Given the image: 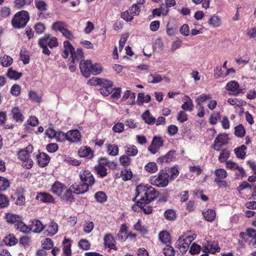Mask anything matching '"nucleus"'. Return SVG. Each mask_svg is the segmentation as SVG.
Here are the masks:
<instances>
[{"mask_svg":"<svg viewBox=\"0 0 256 256\" xmlns=\"http://www.w3.org/2000/svg\"><path fill=\"white\" fill-rule=\"evenodd\" d=\"M78 154L80 157L89 156L91 158L93 157L94 152L90 148L84 146L79 150Z\"/></svg>","mask_w":256,"mask_h":256,"instance_id":"21","label":"nucleus"},{"mask_svg":"<svg viewBox=\"0 0 256 256\" xmlns=\"http://www.w3.org/2000/svg\"><path fill=\"white\" fill-rule=\"evenodd\" d=\"M147 204L142 203V202H136V205L140 208L146 214H151L152 212V207L150 206H146Z\"/></svg>","mask_w":256,"mask_h":256,"instance_id":"31","label":"nucleus"},{"mask_svg":"<svg viewBox=\"0 0 256 256\" xmlns=\"http://www.w3.org/2000/svg\"><path fill=\"white\" fill-rule=\"evenodd\" d=\"M12 198H14V200L16 199L15 203L18 205L23 206L25 204V197L20 192L16 193Z\"/></svg>","mask_w":256,"mask_h":256,"instance_id":"30","label":"nucleus"},{"mask_svg":"<svg viewBox=\"0 0 256 256\" xmlns=\"http://www.w3.org/2000/svg\"><path fill=\"white\" fill-rule=\"evenodd\" d=\"M21 88L19 85L17 84H14L10 88L11 94L15 96H18L20 94Z\"/></svg>","mask_w":256,"mask_h":256,"instance_id":"56","label":"nucleus"},{"mask_svg":"<svg viewBox=\"0 0 256 256\" xmlns=\"http://www.w3.org/2000/svg\"><path fill=\"white\" fill-rule=\"evenodd\" d=\"M168 172L166 170H162L158 173V176H152L150 179V183L156 186L164 188L168 184Z\"/></svg>","mask_w":256,"mask_h":256,"instance_id":"4","label":"nucleus"},{"mask_svg":"<svg viewBox=\"0 0 256 256\" xmlns=\"http://www.w3.org/2000/svg\"><path fill=\"white\" fill-rule=\"evenodd\" d=\"M68 140L71 142H79L81 138L80 132L77 130H70L66 132Z\"/></svg>","mask_w":256,"mask_h":256,"instance_id":"11","label":"nucleus"},{"mask_svg":"<svg viewBox=\"0 0 256 256\" xmlns=\"http://www.w3.org/2000/svg\"><path fill=\"white\" fill-rule=\"evenodd\" d=\"M230 151L227 149L222 150L220 154L218 157V160L220 162H226V160L230 157Z\"/></svg>","mask_w":256,"mask_h":256,"instance_id":"43","label":"nucleus"},{"mask_svg":"<svg viewBox=\"0 0 256 256\" xmlns=\"http://www.w3.org/2000/svg\"><path fill=\"white\" fill-rule=\"evenodd\" d=\"M163 143V140L161 138L156 136L154 138L152 142V144L156 147L158 149L162 146Z\"/></svg>","mask_w":256,"mask_h":256,"instance_id":"60","label":"nucleus"},{"mask_svg":"<svg viewBox=\"0 0 256 256\" xmlns=\"http://www.w3.org/2000/svg\"><path fill=\"white\" fill-rule=\"evenodd\" d=\"M234 134L236 136L240 138L243 137L245 134V129L242 124H240L234 128Z\"/></svg>","mask_w":256,"mask_h":256,"instance_id":"47","label":"nucleus"},{"mask_svg":"<svg viewBox=\"0 0 256 256\" xmlns=\"http://www.w3.org/2000/svg\"><path fill=\"white\" fill-rule=\"evenodd\" d=\"M246 147L244 144H242L240 147L236 148L234 149V153L236 157L238 158L244 159L246 154Z\"/></svg>","mask_w":256,"mask_h":256,"instance_id":"25","label":"nucleus"},{"mask_svg":"<svg viewBox=\"0 0 256 256\" xmlns=\"http://www.w3.org/2000/svg\"><path fill=\"white\" fill-rule=\"evenodd\" d=\"M20 218L18 215L12 214H8L6 216V218L8 222L14 224V226H16V223L18 222Z\"/></svg>","mask_w":256,"mask_h":256,"instance_id":"24","label":"nucleus"},{"mask_svg":"<svg viewBox=\"0 0 256 256\" xmlns=\"http://www.w3.org/2000/svg\"><path fill=\"white\" fill-rule=\"evenodd\" d=\"M176 152L174 150L169 151L166 154L158 158L156 162L158 163L162 164L164 162L168 163L173 160L175 158Z\"/></svg>","mask_w":256,"mask_h":256,"instance_id":"12","label":"nucleus"},{"mask_svg":"<svg viewBox=\"0 0 256 256\" xmlns=\"http://www.w3.org/2000/svg\"><path fill=\"white\" fill-rule=\"evenodd\" d=\"M12 118L18 122H23L24 116L22 114L20 110L17 107L13 108L11 111Z\"/></svg>","mask_w":256,"mask_h":256,"instance_id":"19","label":"nucleus"},{"mask_svg":"<svg viewBox=\"0 0 256 256\" xmlns=\"http://www.w3.org/2000/svg\"><path fill=\"white\" fill-rule=\"evenodd\" d=\"M140 6L134 4L130 8L129 11L132 16H138L140 12Z\"/></svg>","mask_w":256,"mask_h":256,"instance_id":"54","label":"nucleus"},{"mask_svg":"<svg viewBox=\"0 0 256 256\" xmlns=\"http://www.w3.org/2000/svg\"><path fill=\"white\" fill-rule=\"evenodd\" d=\"M166 218L170 221H173L176 218V213L174 210L168 209L164 212Z\"/></svg>","mask_w":256,"mask_h":256,"instance_id":"41","label":"nucleus"},{"mask_svg":"<svg viewBox=\"0 0 256 256\" xmlns=\"http://www.w3.org/2000/svg\"><path fill=\"white\" fill-rule=\"evenodd\" d=\"M72 62L75 63L76 62H78L80 60H82L84 58V54L82 50L78 48L76 50H75L74 48V52H72Z\"/></svg>","mask_w":256,"mask_h":256,"instance_id":"22","label":"nucleus"},{"mask_svg":"<svg viewBox=\"0 0 256 256\" xmlns=\"http://www.w3.org/2000/svg\"><path fill=\"white\" fill-rule=\"evenodd\" d=\"M15 228L20 231L27 233L28 232L29 230V226H28L26 224H25L22 221L21 218L20 220L18 222L16 223V226H14Z\"/></svg>","mask_w":256,"mask_h":256,"instance_id":"36","label":"nucleus"},{"mask_svg":"<svg viewBox=\"0 0 256 256\" xmlns=\"http://www.w3.org/2000/svg\"><path fill=\"white\" fill-rule=\"evenodd\" d=\"M36 199L45 203H54V198L50 194L40 192L38 193Z\"/></svg>","mask_w":256,"mask_h":256,"instance_id":"9","label":"nucleus"},{"mask_svg":"<svg viewBox=\"0 0 256 256\" xmlns=\"http://www.w3.org/2000/svg\"><path fill=\"white\" fill-rule=\"evenodd\" d=\"M146 170L150 172L154 173L157 170V166L155 162H152L148 163L145 166Z\"/></svg>","mask_w":256,"mask_h":256,"instance_id":"58","label":"nucleus"},{"mask_svg":"<svg viewBox=\"0 0 256 256\" xmlns=\"http://www.w3.org/2000/svg\"><path fill=\"white\" fill-rule=\"evenodd\" d=\"M163 253L165 256H174L175 252L172 246L166 245V247L163 248Z\"/></svg>","mask_w":256,"mask_h":256,"instance_id":"53","label":"nucleus"},{"mask_svg":"<svg viewBox=\"0 0 256 256\" xmlns=\"http://www.w3.org/2000/svg\"><path fill=\"white\" fill-rule=\"evenodd\" d=\"M44 228H46L47 234L50 236H52L56 234L58 230V226L57 224L51 222L48 225L44 226Z\"/></svg>","mask_w":256,"mask_h":256,"instance_id":"20","label":"nucleus"},{"mask_svg":"<svg viewBox=\"0 0 256 256\" xmlns=\"http://www.w3.org/2000/svg\"><path fill=\"white\" fill-rule=\"evenodd\" d=\"M204 249L208 252H210V250L212 254H214L216 252H218L220 248L218 246V242H212L210 244L205 246Z\"/></svg>","mask_w":256,"mask_h":256,"instance_id":"33","label":"nucleus"},{"mask_svg":"<svg viewBox=\"0 0 256 256\" xmlns=\"http://www.w3.org/2000/svg\"><path fill=\"white\" fill-rule=\"evenodd\" d=\"M38 162L41 167L46 166L50 162V157L44 152L40 153L37 155Z\"/></svg>","mask_w":256,"mask_h":256,"instance_id":"16","label":"nucleus"},{"mask_svg":"<svg viewBox=\"0 0 256 256\" xmlns=\"http://www.w3.org/2000/svg\"><path fill=\"white\" fill-rule=\"evenodd\" d=\"M108 152L110 156H115L118 155V146L115 144H108Z\"/></svg>","mask_w":256,"mask_h":256,"instance_id":"45","label":"nucleus"},{"mask_svg":"<svg viewBox=\"0 0 256 256\" xmlns=\"http://www.w3.org/2000/svg\"><path fill=\"white\" fill-rule=\"evenodd\" d=\"M0 61L2 66L8 67L12 64L13 60L10 56L4 55L0 58Z\"/></svg>","mask_w":256,"mask_h":256,"instance_id":"35","label":"nucleus"},{"mask_svg":"<svg viewBox=\"0 0 256 256\" xmlns=\"http://www.w3.org/2000/svg\"><path fill=\"white\" fill-rule=\"evenodd\" d=\"M132 176V173L130 170L124 169L121 171V177L122 180L127 181L130 180Z\"/></svg>","mask_w":256,"mask_h":256,"instance_id":"42","label":"nucleus"},{"mask_svg":"<svg viewBox=\"0 0 256 256\" xmlns=\"http://www.w3.org/2000/svg\"><path fill=\"white\" fill-rule=\"evenodd\" d=\"M4 242L6 245L12 246L15 245L17 242V239L12 234H9L8 236L4 238Z\"/></svg>","mask_w":256,"mask_h":256,"instance_id":"38","label":"nucleus"},{"mask_svg":"<svg viewBox=\"0 0 256 256\" xmlns=\"http://www.w3.org/2000/svg\"><path fill=\"white\" fill-rule=\"evenodd\" d=\"M162 80L161 76L156 73L150 74L148 78V82L149 83L156 84L160 82Z\"/></svg>","mask_w":256,"mask_h":256,"instance_id":"34","label":"nucleus"},{"mask_svg":"<svg viewBox=\"0 0 256 256\" xmlns=\"http://www.w3.org/2000/svg\"><path fill=\"white\" fill-rule=\"evenodd\" d=\"M22 72H18L15 70H13L12 68L8 69L6 76L10 79L14 80H18L22 76Z\"/></svg>","mask_w":256,"mask_h":256,"instance_id":"29","label":"nucleus"},{"mask_svg":"<svg viewBox=\"0 0 256 256\" xmlns=\"http://www.w3.org/2000/svg\"><path fill=\"white\" fill-rule=\"evenodd\" d=\"M44 229V226L38 220H34L32 222L31 224L29 225L30 231V230L36 233H40Z\"/></svg>","mask_w":256,"mask_h":256,"instance_id":"10","label":"nucleus"},{"mask_svg":"<svg viewBox=\"0 0 256 256\" xmlns=\"http://www.w3.org/2000/svg\"><path fill=\"white\" fill-rule=\"evenodd\" d=\"M64 50L62 55L64 58H66L68 57L69 52H70V56H72V52H74V47L68 40L64 42Z\"/></svg>","mask_w":256,"mask_h":256,"instance_id":"18","label":"nucleus"},{"mask_svg":"<svg viewBox=\"0 0 256 256\" xmlns=\"http://www.w3.org/2000/svg\"><path fill=\"white\" fill-rule=\"evenodd\" d=\"M94 197L97 202L100 203H103L106 200V194L102 191L97 192L95 194Z\"/></svg>","mask_w":256,"mask_h":256,"instance_id":"50","label":"nucleus"},{"mask_svg":"<svg viewBox=\"0 0 256 256\" xmlns=\"http://www.w3.org/2000/svg\"><path fill=\"white\" fill-rule=\"evenodd\" d=\"M200 250H201V247L200 246H199L195 243H193L190 248L189 252L192 255H194L196 254H198L200 252Z\"/></svg>","mask_w":256,"mask_h":256,"instance_id":"59","label":"nucleus"},{"mask_svg":"<svg viewBox=\"0 0 256 256\" xmlns=\"http://www.w3.org/2000/svg\"><path fill=\"white\" fill-rule=\"evenodd\" d=\"M60 198L62 200L72 202L74 200V197L72 194V192L70 190H66L65 192L62 195Z\"/></svg>","mask_w":256,"mask_h":256,"instance_id":"39","label":"nucleus"},{"mask_svg":"<svg viewBox=\"0 0 256 256\" xmlns=\"http://www.w3.org/2000/svg\"><path fill=\"white\" fill-rule=\"evenodd\" d=\"M30 20L28 12L22 10L17 12L12 20V24L14 28H24Z\"/></svg>","mask_w":256,"mask_h":256,"instance_id":"3","label":"nucleus"},{"mask_svg":"<svg viewBox=\"0 0 256 256\" xmlns=\"http://www.w3.org/2000/svg\"><path fill=\"white\" fill-rule=\"evenodd\" d=\"M142 118L148 124H153L156 122V118L151 116L148 110H146L142 114Z\"/></svg>","mask_w":256,"mask_h":256,"instance_id":"28","label":"nucleus"},{"mask_svg":"<svg viewBox=\"0 0 256 256\" xmlns=\"http://www.w3.org/2000/svg\"><path fill=\"white\" fill-rule=\"evenodd\" d=\"M92 62L90 60H82L80 62V68L82 75L86 78L90 76V68Z\"/></svg>","mask_w":256,"mask_h":256,"instance_id":"8","label":"nucleus"},{"mask_svg":"<svg viewBox=\"0 0 256 256\" xmlns=\"http://www.w3.org/2000/svg\"><path fill=\"white\" fill-rule=\"evenodd\" d=\"M66 188V186L64 184L56 182L52 185L51 191L53 194L60 196Z\"/></svg>","mask_w":256,"mask_h":256,"instance_id":"14","label":"nucleus"},{"mask_svg":"<svg viewBox=\"0 0 256 256\" xmlns=\"http://www.w3.org/2000/svg\"><path fill=\"white\" fill-rule=\"evenodd\" d=\"M170 238V234L166 231L161 232L159 234V239L164 244L169 242Z\"/></svg>","mask_w":256,"mask_h":256,"instance_id":"37","label":"nucleus"},{"mask_svg":"<svg viewBox=\"0 0 256 256\" xmlns=\"http://www.w3.org/2000/svg\"><path fill=\"white\" fill-rule=\"evenodd\" d=\"M104 244L106 247L117 250V248L115 246V240L114 237L111 234H106L104 236Z\"/></svg>","mask_w":256,"mask_h":256,"instance_id":"15","label":"nucleus"},{"mask_svg":"<svg viewBox=\"0 0 256 256\" xmlns=\"http://www.w3.org/2000/svg\"><path fill=\"white\" fill-rule=\"evenodd\" d=\"M208 24L212 27H218L221 25L220 18L218 16L214 15L209 19Z\"/></svg>","mask_w":256,"mask_h":256,"instance_id":"32","label":"nucleus"},{"mask_svg":"<svg viewBox=\"0 0 256 256\" xmlns=\"http://www.w3.org/2000/svg\"><path fill=\"white\" fill-rule=\"evenodd\" d=\"M239 88V84L237 82L232 80L228 82L226 86V89L229 91L234 92L237 90V92L234 93V95L236 96L240 93L242 92V90L241 89L238 90Z\"/></svg>","mask_w":256,"mask_h":256,"instance_id":"17","label":"nucleus"},{"mask_svg":"<svg viewBox=\"0 0 256 256\" xmlns=\"http://www.w3.org/2000/svg\"><path fill=\"white\" fill-rule=\"evenodd\" d=\"M95 168L97 172V173L100 176V177L103 178L107 174V170L103 166H96Z\"/></svg>","mask_w":256,"mask_h":256,"instance_id":"61","label":"nucleus"},{"mask_svg":"<svg viewBox=\"0 0 256 256\" xmlns=\"http://www.w3.org/2000/svg\"><path fill=\"white\" fill-rule=\"evenodd\" d=\"M80 178L81 182L78 184L75 182L71 188L74 190V192L77 194H83L88 190L89 187L94 184L95 180L93 175L88 170L80 172Z\"/></svg>","mask_w":256,"mask_h":256,"instance_id":"2","label":"nucleus"},{"mask_svg":"<svg viewBox=\"0 0 256 256\" xmlns=\"http://www.w3.org/2000/svg\"><path fill=\"white\" fill-rule=\"evenodd\" d=\"M202 215L207 221L212 222L215 219L216 214L214 210L208 209L206 212H202Z\"/></svg>","mask_w":256,"mask_h":256,"instance_id":"27","label":"nucleus"},{"mask_svg":"<svg viewBox=\"0 0 256 256\" xmlns=\"http://www.w3.org/2000/svg\"><path fill=\"white\" fill-rule=\"evenodd\" d=\"M214 174L216 178L215 179L223 180L227 177L226 171L223 168H218L214 171Z\"/></svg>","mask_w":256,"mask_h":256,"instance_id":"40","label":"nucleus"},{"mask_svg":"<svg viewBox=\"0 0 256 256\" xmlns=\"http://www.w3.org/2000/svg\"><path fill=\"white\" fill-rule=\"evenodd\" d=\"M33 148L32 145L28 146L26 150H22L18 152V156L20 160L26 163L23 164L27 168H30L32 167L33 162L32 160L29 158L30 154L32 152Z\"/></svg>","mask_w":256,"mask_h":256,"instance_id":"5","label":"nucleus"},{"mask_svg":"<svg viewBox=\"0 0 256 256\" xmlns=\"http://www.w3.org/2000/svg\"><path fill=\"white\" fill-rule=\"evenodd\" d=\"M188 98V102H185L182 106V108L185 110L192 111L194 108V105L192 104V102L190 98L186 96Z\"/></svg>","mask_w":256,"mask_h":256,"instance_id":"55","label":"nucleus"},{"mask_svg":"<svg viewBox=\"0 0 256 256\" xmlns=\"http://www.w3.org/2000/svg\"><path fill=\"white\" fill-rule=\"evenodd\" d=\"M120 162L122 166L126 167L130 164L131 159L128 155H123L120 158Z\"/></svg>","mask_w":256,"mask_h":256,"instance_id":"51","label":"nucleus"},{"mask_svg":"<svg viewBox=\"0 0 256 256\" xmlns=\"http://www.w3.org/2000/svg\"><path fill=\"white\" fill-rule=\"evenodd\" d=\"M94 224L92 222H86L84 226V230L86 233H90L93 230Z\"/></svg>","mask_w":256,"mask_h":256,"instance_id":"64","label":"nucleus"},{"mask_svg":"<svg viewBox=\"0 0 256 256\" xmlns=\"http://www.w3.org/2000/svg\"><path fill=\"white\" fill-rule=\"evenodd\" d=\"M126 153L128 156H135L138 152V149L135 146H126Z\"/></svg>","mask_w":256,"mask_h":256,"instance_id":"48","label":"nucleus"},{"mask_svg":"<svg viewBox=\"0 0 256 256\" xmlns=\"http://www.w3.org/2000/svg\"><path fill=\"white\" fill-rule=\"evenodd\" d=\"M246 232L248 236L254 239V241L252 242V245L256 246V230L252 228H248L246 230Z\"/></svg>","mask_w":256,"mask_h":256,"instance_id":"63","label":"nucleus"},{"mask_svg":"<svg viewBox=\"0 0 256 256\" xmlns=\"http://www.w3.org/2000/svg\"><path fill=\"white\" fill-rule=\"evenodd\" d=\"M229 140V138L226 134H219L216 138L212 148L216 150L220 151V148L226 145Z\"/></svg>","mask_w":256,"mask_h":256,"instance_id":"7","label":"nucleus"},{"mask_svg":"<svg viewBox=\"0 0 256 256\" xmlns=\"http://www.w3.org/2000/svg\"><path fill=\"white\" fill-rule=\"evenodd\" d=\"M35 6L36 8L40 11H45L47 10V4L44 0L36 1Z\"/></svg>","mask_w":256,"mask_h":256,"instance_id":"52","label":"nucleus"},{"mask_svg":"<svg viewBox=\"0 0 256 256\" xmlns=\"http://www.w3.org/2000/svg\"><path fill=\"white\" fill-rule=\"evenodd\" d=\"M95 81L96 84L102 88H112L113 86V82L107 80L97 78Z\"/></svg>","mask_w":256,"mask_h":256,"instance_id":"26","label":"nucleus"},{"mask_svg":"<svg viewBox=\"0 0 256 256\" xmlns=\"http://www.w3.org/2000/svg\"><path fill=\"white\" fill-rule=\"evenodd\" d=\"M50 37V34H46L44 38L40 39L38 42V44L43 49L42 52L48 56L50 54V51L48 50L47 45Z\"/></svg>","mask_w":256,"mask_h":256,"instance_id":"13","label":"nucleus"},{"mask_svg":"<svg viewBox=\"0 0 256 256\" xmlns=\"http://www.w3.org/2000/svg\"><path fill=\"white\" fill-rule=\"evenodd\" d=\"M66 24L62 22H55L52 25V29L55 30H58L61 32L62 35L67 39L71 40L73 35L71 32L66 28Z\"/></svg>","mask_w":256,"mask_h":256,"instance_id":"6","label":"nucleus"},{"mask_svg":"<svg viewBox=\"0 0 256 256\" xmlns=\"http://www.w3.org/2000/svg\"><path fill=\"white\" fill-rule=\"evenodd\" d=\"M212 97L209 94H202L199 97L197 98L196 101L197 105H202V103L208 100H210Z\"/></svg>","mask_w":256,"mask_h":256,"instance_id":"49","label":"nucleus"},{"mask_svg":"<svg viewBox=\"0 0 256 256\" xmlns=\"http://www.w3.org/2000/svg\"><path fill=\"white\" fill-rule=\"evenodd\" d=\"M9 204L8 198L4 194H0V208L6 207Z\"/></svg>","mask_w":256,"mask_h":256,"instance_id":"57","label":"nucleus"},{"mask_svg":"<svg viewBox=\"0 0 256 256\" xmlns=\"http://www.w3.org/2000/svg\"><path fill=\"white\" fill-rule=\"evenodd\" d=\"M78 246L82 250H88L90 248V244L88 240L82 239L80 240Z\"/></svg>","mask_w":256,"mask_h":256,"instance_id":"62","label":"nucleus"},{"mask_svg":"<svg viewBox=\"0 0 256 256\" xmlns=\"http://www.w3.org/2000/svg\"><path fill=\"white\" fill-rule=\"evenodd\" d=\"M136 196L132 200L142 202V203L148 204L155 199L158 192L152 186L140 184L136 188Z\"/></svg>","mask_w":256,"mask_h":256,"instance_id":"1","label":"nucleus"},{"mask_svg":"<svg viewBox=\"0 0 256 256\" xmlns=\"http://www.w3.org/2000/svg\"><path fill=\"white\" fill-rule=\"evenodd\" d=\"M63 252L64 256H71V244L70 240L69 239L64 238L63 240Z\"/></svg>","mask_w":256,"mask_h":256,"instance_id":"23","label":"nucleus"},{"mask_svg":"<svg viewBox=\"0 0 256 256\" xmlns=\"http://www.w3.org/2000/svg\"><path fill=\"white\" fill-rule=\"evenodd\" d=\"M102 70V66L100 64H91L90 68V74H98L101 72Z\"/></svg>","mask_w":256,"mask_h":256,"instance_id":"46","label":"nucleus"},{"mask_svg":"<svg viewBox=\"0 0 256 256\" xmlns=\"http://www.w3.org/2000/svg\"><path fill=\"white\" fill-rule=\"evenodd\" d=\"M10 182L6 178L0 176V191H4L10 186Z\"/></svg>","mask_w":256,"mask_h":256,"instance_id":"44","label":"nucleus"}]
</instances>
